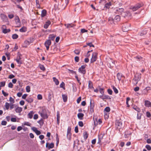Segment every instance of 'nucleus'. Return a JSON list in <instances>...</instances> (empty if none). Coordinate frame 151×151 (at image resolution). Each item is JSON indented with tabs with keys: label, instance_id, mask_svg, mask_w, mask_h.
<instances>
[{
	"label": "nucleus",
	"instance_id": "f257e3e1",
	"mask_svg": "<svg viewBox=\"0 0 151 151\" xmlns=\"http://www.w3.org/2000/svg\"><path fill=\"white\" fill-rule=\"evenodd\" d=\"M69 0H61L60 7L62 9H64L68 4Z\"/></svg>",
	"mask_w": 151,
	"mask_h": 151
},
{
	"label": "nucleus",
	"instance_id": "f03ea898",
	"mask_svg": "<svg viewBox=\"0 0 151 151\" xmlns=\"http://www.w3.org/2000/svg\"><path fill=\"white\" fill-rule=\"evenodd\" d=\"M122 122L121 120H116L115 123V127L116 129L119 132H120L121 130H122Z\"/></svg>",
	"mask_w": 151,
	"mask_h": 151
},
{
	"label": "nucleus",
	"instance_id": "7ed1b4c3",
	"mask_svg": "<svg viewBox=\"0 0 151 151\" xmlns=\"http://www.w3.org/2000/svg\"><path fill=\"white\" fill-rule=\"evenodd\" d=\"M142 5L143 4H142L137 3L134 6H131L130 9L133 11H135L141 7Z\"/></svg>",
	"mask_w": 151,
	"mask_h": 151
},
{
	"label": "nucleus",
	"instance_id": "20e7f679",
	"mask_svg": "<svg viewBox=\"0 0 151 151\" xmlns=\"http://www.w3.org/2000/svg\"><path fill=\"white\" fill-rule=\"evenodd\" d=\"M122 16L127 19H130L132 17L131 13L128 11L124 12Z\"/></svg>",
	"mask_w": 151,
	"mask_h": 151
},
{
	"label": "nucleus",
	"instance_id": "39448f33",
	"mask_svg": "<svg viewBox=\"0 0 151 151\" xmlns=\"http://www.w3.org/2000/svg\"><path fill=\"white\" fill-rule=\"evenodd\" d=\"M130 24L129 23H125L122 26V29L124 32H127L130 30Z\"/></svg>",
	"mask_w": 151,
	"mask_h": 151
},
{
	"label": "nucleus",
	"instance_id": "423d86ee",
	"mask_svg": "<svg viewBox=\"0 0 151 151\" xmlns=\"http://www.w3.org/2000/svg\"><path fill=\"white\" fill-rule=\"evenodd\" d=\"M98 53L96 52L93 53L92 56L91 60V63H93L96 61L97 58Z\"/></svg>",
	"mask_w": 151,
	"mask_h": 151
},
{
	"label": "nucleus",
	"instance_id": "0eeeda50",
	"mask_svg": "<svg viewBox=\"0 0 151 151\" xmlns=\"http://www.w3.org/2000/svg\"><path fill=\"white\" fill-rule=\"evenodd\" d=\"M86 66L85 65H82L78 69V71L83 74H85L86 73V70L85 69Z\"/></svg>",
	"mask_w": 151,
	"mask_h": 151
},
{
	"label": "nucleus",
	"instance_id": "6e6552de",
	"mask_svg": "<svg viewBox=\"0 0 151 151\" xmlns=\"http://www.w3.org/2000/svg\"><path fill=\"white\" fill-rule=\"evenodd\" d=\"M93 119L95 126H97L98 124H101V123H102V120L101 119H99L98 120L97 118L94 119L93 118Z\"/></svg>",
	"mask_w": 151,
	"mask_h": 151
},
{
	"label": "nucleus",
	"instance_id": "1a4fd4ad",
	"mask_svg": "<svg viewBox=\"0 0 151 151\" xmlns=\"http://www.w3.org/2000/svg\"><path fill=\"white\" fill-rule=\"evenodd\" d=\"M51 42L50 40H47L45 42L44 45L46 47V49L48 50L49 49V46L51 45Z\"/></svg>",
	"mask_w": 151,
	"mask_h": 151
},
{
	"label": "nucleus",
	"instance_id": "9d476101",
	"mask_svg": "<svg viewBox=\"0 0 151 151\" xmlns=\"http://www.w3.org/2000/svg\"><path fill=\"white\" fill-rule=\"evenodd\" d=\"M124 10L123 8H117L116 10L115 13L121 14L122 16L124 12Z\"/></svg>",
	"mask_w": 151,
	"mask_h": 151
},
{
	"label": "nucleus",
	"instance_id": "9b49d317",
	"mask_svg": "<svg viewBox=\"0 0 151 151\" xmlns=\"http://www.w3.org/2000/svg\"><path fill=\"white\" fill-rule=\"evenodd\" d=\"M22 55L20 54H18L16 60L18 64H21L22 63V62L21 60Z\"/></svg>",
	"mask_w": 151,
	"mask_h": 151
},
{
	"label": "nucleus",
	"instance_id": "f8f14e48",
	"mask_svg": "<svg viewBox=\"0 0 151 151\" xmlns=\"http://www.w3.org/2000/svg\"><path fill=\"white\" fill-rule=\"evenodd\" d=\"M117 77L119 81L123 80L124 78V76L121 73H118L117 74Z\"/></svg>",
	"mask_w": 151,
	"mask_h": 151
},
{
	"label": "nucleus",
	"instance_id": "ddd939ff",
	"mask_svg": "<svg viewBox=\"0 0 151 151\" xmlns=\"http://www.w3.org/2000/svg\"><path fill=\"white\" fill-rule=\"evenodd\" d=\"M141 74H137L135 76V78L134 79L135 81L137 83L138 81H139L141 78Z\"/></svg>",
	"mask_w": 151,
	"mask_h": 151
},
{
	"label": "nucleus",
	"instance_id": "4468645a",
	"mask_svg": "<svg viewBox=\"0 0 151 151\" xmlns=\"http://www.w3.org/2000/svg\"><path fill=\"white\" fill-rule=\"evenodd\" d=\"M6 26L5 25H3L2 27V32L4 34H6L8 32H9L10 31V30L9 29H5Z\"/></svg>",
	"mask_w": 151,
	"mask_h": 151
},
{
	"label": "nucleus",
	"instance_id": "2eb2a0df",
	"mask_svg": "<svg viewBox=\"0 0 151 151\" xmlns=\"http://www.w3.org/2000/svg\"><path fill=\"white\" fill-rule=\"evenodd\" d=\"M99 97L103 100H104L105 99H110L111 98L109 96L107 95H104V94H102L101 95H100L99 96Z\"/></svg>",
	"mask_w": 151,
	"mask_h": 151
},
{
	"label": "nucleus",
	"instance_id": "dca6fc26",
	"mask_svg": "<svg viewBox=\"0 0 151 151\" xmlns=\"http://www.w3.org/2000/svg\"><path fill=\"white\" fill-rule=\"evenodd\" d=\"M32 129L35 132V133L37 135H40L41 134L40 131L37 130V129L35 127H33L32 128Z\"/></svg>",
	"mask_w": 151,
	"mask_h": 151
},
{
	"label": "nucleus",
	"instance_id": "f3484780",
	"mask_svg": "<svg viewBox=\"0 0 151 151\" xmlns=\"http://www.w3.org/2000/svg\"><path fill=\"white\" fill-rule=\"evenodd\" d=\"M39 113L40 114L41 116L44 119H47L48 116L46 114L44 113L43 111L41 112H39Z\"/></svg>",
	"mask_w": 151,
	"mask_h": 151
},
{
	"label": "nucleus",
	"instance_id": "a211bd4d",
	"mask_svg": "<svg viewBox=\"0 0 151 151\" xmlns=\"http://www.w3.org/2000/svg\"><path fill=\"white\" fill-rule=\"evenodd\" d=\"M46 147H48L49 149L52 148L54 147V144L53 143H51L50 144L47 143Z\"/></svg>",
	"mask_w": 151,
	"mask_h": 151
},
{
	"label": "nucleus",
	"instance_id": "6ab92c4d",
	"mask_svg": "<svg viewBox=\"0 0 151 151\" xmlns=\"http://www.w3.org/2000/svg\"><path fill=\"white\" fill-rule=\"evenodd\" d=\"M64 25L67 28H70L71 27H73L75 26V25L73 24L72 23L65 24Z\"/></svg>",
	"mask_w": 151,
	"mask_h": 151
},
{
	"label": "nucleus",
	"instance_id": "aec40b11",
	"mask_svg": "<svg viewBox=\"0 0 151 151\" xmlns=\"http://www.w3.org/2000/svg\"><path fill=\"white\" fill-rule=\"evenodd\" d=\"M50 24L51 22L50 21H48L46 22L44 25V28L45 29H47Z\"/></svg>",
	"mask_w": 151,
	"mask_h": 151
},
{
	"label": "nucleus",
	"instance_id": "412c9836",
	"mask_svg": "<svg viewBox=\"0 0 151 151\" xmlns=\"http://www.w3.org/2000/svg\"><path fill=\"white\" fill-rule=\"evenodd\" d=\"M47 11L45 9H43L42 11L41 17H43L45 16L46 15Z\"/></svg>",
	"mask_w": 151,
	"mask_h": 151
},
{
	"label": "nucleus",
	"instance_id": "4be33fe9",
	"mask_svg": "<svg viewBox=\"0 0 151 151\" xmlns=\"http://www.w3.org/2000/svg\"><path fill=\"white\" fill-rule=\"evenodd\" d=\"M0 16L3 21H6L7 19V17L4 14H1Z\"/></svg>",
	"mask_w": 151,
	"mask_h": 151
},
{
	"label": "nucleus",
	"instance_id": "5701e85b",
	"mask_svg": "<svg viewBox=\"0 0 151 151\" xmlns=\"http://www.w3.org/2000/svg\"><path fill=\"white\" fill-rule=\"evenodd\" d=\"M78 118L81 120L83 119V117L84 116V114L83 113H79L77 115Z\"/></svg>",
	"mask_w": 151,
	"mask_h": 151
},
{
	"label": "nucleus",
	"instance_id": "b1692460",
	"mask_svg": "<svg viewBox=\"0 0 151 151\" xmlns=\"http://www.w3.org/2000/svg\"><path fill=\"white\" fill-rule=\"evenodd\" d=\"M22 110V109L21 107H18L16 108L15 111L17 113H20Z\"/></svg>",
	"mask_w": 151,
	"mask_h": 151
},
{
	"label": "nucleus",
	"instance_id": "393cba45",
	"mask_svg": "<svg viewBox=\"0 0 151 151\" xmlns=\"http://www.w3.org/2000/svg\"><path fill=\"white\" fill-rule=\"evenodd\" d=\"M111 5V2L106 3L104 6V8L107 9H109L110 6Z\"/></svg>",
	"mask_w": 151,
	"mask_h": 151
},
{
	"label": "nucleus",
	"instance_id": "a878e982",
	"mask_svg": "<svg viewBox=\"0 0 151 151\" xmlns=\"http://www.w3.org/2000/svg\"><path fill=\"white\" fill-rule=\"evenodd\" d=\"M120 17L119 15H116L114 19V20H116V22H119L120 20Z\"/></svg>",
	"mask_w": 151,
	"mask_h": 151
},
{
	"label": "nucleus",
	"instance_id": "bb28decb",
	"mask_svg": "<svg viewBox=\"0 0 151 151\" xmlns=\"http://www.w3.org/2000/svg\"><path fill=\"white\" fill-rule=\"evenodd\" d=\"M34 112L32 111H30L28 114V118L31 119L32 118L33 115L34 114Z\"/></svg>",
	"mask_w": 151,
	"mask_h": 151
},
{
	"label": "nucleus",
	"instance_id": "cd10ccee",
	"mask_svg": "<svg viewBox=\"0 0 151 151\" xmlns=\"http://www.w3.org/2000/svg\"><path fill=\"white\" fill-rule=\"evenodd\" d=\"M145 105L147 107H149L151 106V104L149 101H145Z\"/></svg>",
	"mask_w": 151,
	"mask_h": 151
},
{
	"label": "nucleus",
	"instance_id": "c85d7f7f",
	"mask_svg": "<svg viewBox=\"0 0 151 151\" xmlns=\"http://www.w3.org/2000/svg\"><path fill=\"white\" fill-rule=\"evenodd\" d=\"M132 108L135 110L136 111L138 112H139L141 111L140 109L137 106L135 105L134 106H133Z\"/></svg>",
	"mask_w": 151,
	"mask_h": 151
},
{
	"label": "nucleus",
	"instance_id": "c756f323",
	"mask_svg": "<svg viewBox=\"0 0 151 151\" xmlns=\"http://www.w3.org/2000/svg\"><path fill=\"white\" fill-rule=\"evenodd\" d=\"M15 21L17 24H19L20 23V20L18 16H16L15 17Z\"/></svg>",
	"mask_w": 151,
	"mask_h": 151
},
{
	"label": "nucleus",
	"instance_id": "7c9ffc66",
	"mask_svg": "<svg viewBox=\"0 0 151 151\" xmlns=\"http://www.w3.org/2000/svg\"><path fill=\"white\" fill-rule=\"evenodd\" d=\"M62 98L63 101L64 102H66L67 100V96L65 94H63L62 95Z\"/></svg>",
	"mask_w": 151,
	"mask_h": 151
},
{
	"label": "nucleus",
	"instance_id": "2f4dec72",
	"mask_svg": "<svg viewBox=\"0 0 151 151\" xmlns=\"http://www.w3.org/2000/svg\"><path fill=\"white\" fill-rule=\"evenodd\" d=\"M26 100L28 102L31 103L33 101V99L32 97H28L26 99Z\"/></svg>",
	"mask_w": 151,
	"mask_h": 151
},
{
	"label": "nucleus",
	"instance_id": "473e14b6",
	"mask_svg": "<svg viewBox=\"0 0 151 151\" xmlns=\"http://www.w3.org/2000/svg\"><path fill=\"white\" fill-rule=\"evenodd\" d=\"M109 23L111 24H114V20L113 18L109 17L108 19Z\"/></svg>",
	"mask_w": 151,
	"mask_h": 151
},
{
	"label": "nucleus",
	"instance_id": "72a5a7b5",
	"mask_svg": "<svg viewBox=\"0 0 151 151\" xmlns=\"http://www.w3.org/2000/svg\"><path fill=\"white\" fill-rule=\"evenodd\" d=\"M53 79L56 85H58L59 84V81L58 79L55 77L53 78Z\"/></svg>",
	"mask_w": 151,
	"mask_h": 151
},
{
	"label": "nucleus",
	"instance_id": "f704fd0d",
	"mask_svg": "<svg viewBox=\"0 0 151 151\" xmlns=\"http://www.w3.org/2000/svg\"><path fill=\"white\" fill-rule=\"evenodd\" d=\"M36 4L37 7L38 9L41 8L39 0H36Z\"/></svg>",
	"mask_w": 151,
	"mask_h": 151
},
{
	"label": "nucleus",
	"instance_id": "c9c22d12",
	"mask_svg": "<svg viewBox=\"0 0 151 151\" xmlns=\"http://www.w3.org/2000/svg\"><path fill=\"white\" fill-rule=\"evenodd\" d=\"M88 133L86 132H85L83 133V137L84 138V139L86 140L88 138Z\"/></svg>",
	"mask_w": 151,
	"mask_h": 151
},
{
	"label": "nucleus",
	"instance_id": "e433bc0d",
	"mask_svg": "<svg viewBox=\"0 0 151 151\" xmlns=\"http://www.w3.org/2000/svg\"><path fill=\"white\" fill-rule=\"evenodd\" d=\"M27 31L26 28L23 27L19 29V31L21 32H25Z\"/></svg>",
	"mask_w": 151,
	"mask_h": 151
},
{
	"label": "nucleus",
	"instance_id": "4c0bfd02",
	"mask_svg": "<svg viewBox=\"0 0 151 151\" xmlns=\"http://www.w3.org/2000/svg\"><path fill=\"white\" fill-rule=\"evenodd\" d=\"M57 123L58 124H59L60 123V114L59 113H57Z\"/></svg>",
	"mask_w": 151,
	"mask_h": 151
},
{
	"label": "nucleus",
	"instance_id": "58836bf2",
	"mask_svg": "<svg viewBox=\"0 0 151 151\" xmlns=\"http://www.w3.org/2000/svg\"><path fill=\"white\" fill-rule=\"evenodd\" d=\"M55 36L54 35H49V38L51 40H53L55 39Z\"/></svg>",
	"mask_w": 151,
	"mask_h": 151
},
{
	"label": "nucleus",
	"instance_id": "ea45409f",
	"mask_svg": "<svg viewBox=\"0 0 151 151\" xmlns=\"http://www.w3.org/2000/svg\"><path fill=\"white\" fill-rule=\"evenodd\" d=\"M112 89L114 91V93L116 94H117L118 93V91L117 88L114 86H112Z\"/></svg>",
	"mask_w": 151,
	"mask_h": 151
},
{
	"label": "nucleus",
	"instance_id": "a19ab883",
	"mask_svg": "<svg viewBox=\"0 0 151 151\" xmlns=\"http://www.w3.org/2000/svg\"><path fill=\"white\" fill-rule=\"evenodd\" d=\"M147 33V32L146 29H145L144 30L142 31V32L140 34V36H143L145 35H146Z\"/></svg>",
	"mask_w": 151,
	"mask_h": 151
},
{
	"label": "nucleus",
	"instance_id": "79ce46f5",
	"mask_svg": "<svg viewBox=\"0 0 151 151\" xmlns=\"http://www.w3.org/2000/svg\"><path fill=\"white\" fill-rule=\"evenodd\" d=\"M110 110V109L109 107H106L104 109V112H107V113L109 112Z\"/></svg>",
	"mask_w": 151,
	"mask_h": 151
},
{
	"label": "nucleus",
	"instance_id": "37998d69",
	"mask_svg": "<svg viewBox=\"0 0 151 151\" xmlns=\"http://www.w3.org/2000/svg\"><path fill=\"white\" fill-rule=\"evenodd\" d=\"M5 85V82L4 81L0 82V87H4Z\"/></svg>",
	"mask_w": 151,
	"mask_h": 151
},
{
	"label": "nucleus",
	"instance_id": "c03bdc74",
	"mask_svg": "<svg viewBox=\"0 0 151 151\" xmlns=\"http://www.w3.org/2000/svg\"><path fill=\"white\" fill-rule=\"evenodd\" d=\"M18 36L16 34H14L12 35V38L14 39H17L18 38Z\"/></svg>",
	"mask_w": 151,
	"mask_h": 151
},
{
	"label": "nucleus",
	"instance_id": "a18cd8bd",
	"mask_svg": "<svg viewBox=\"0 0 151 151\" xmlns=\"http://www.w3.org/2000/svg\"><path fill=\"white\" fill-rule=\"evenodd\" d=\"M9 106H10V104L9 103H8L7 102H6L5 103V107L6 109L8 110L9 109Z\"/></svg>",
	"mask_w": 151,
	"mask_h": 151
},
{
	"label": "nucleus",
	"instance_id": "49530a36",
	"mask_svg": "<svg viewBox=\"0 0 151 151\" xmlns=\"http://www.w3.org/2000/svg\"><path fill=\"white\" fill-rule=\"evenodd\" d=\"M88 87L89 88H93L92 83L91 81H88Z\"/></svg>",
	"mask_w": 151,
	"mask_h": 151
},
{
	"label": "nucleus",
	"instance_id": "de8ad7c7",
	"mask_svg": "<svg viewBox=\"0 0 151 151\" xmlns=\"http://www.w3.org/2000/svg\"><path fill=\"white\" fill-rule=\"evenodd\" d=\"M150 89V87H146L143 90V92L146 91V93H147L148 91Z\"/></svg>",
	"mask_w": 151,
	"mask_h": 151
},
{
	"label": "nucleus",
	"instance_id": "09e8293b",
	"mask_svg": "<svg viewBox=\"0 0 151 151\" xmlns=\"http://www.w3.org/2000/svg\"><path fill=\"white\" fill-rule=\"evenodd\" d=\"M26 91L27 92H29L30 91V87L29 86H27L26 88Z\"/></svg>",
	"mask_w": 151,
	"mask_h": 151
},
{
	"label": "nucleus",
	"instance_id": "8fccbe9b",
	"mask_svg": "<svg viewBox=\"0 0 151 151\" xmlns=\"http://www.w3.org/2000/svg\"><path fill=\"white\" fill-rule=\"evenodd\" d=\"M102 134H101L99 136V141L98 143H99L101 142V141L102 139Z\"/></svg>",
	"mask_w": 151,
	"mask_h": 151
},
{
	"label": "nucleus",
	"instance_id": "3c124183",
	"mask_svg": "<svg viewBox=\"0 0 151 151\" xmlns=\"http://www.w3.org/2000/svg\"><path fill=\"white\" fill-rule=\"evenodd\" d=\"M80 50L78 49L75 50L74 51V53L77 55H79L80 53Z\"/></svg>",
	"mask_w": 151,
	"mask_h": 151
},
{
	"label": "nucleus",
	"instance_id": "603ef678",
	"mask_svg": "<svg viewBox=\"0 0 151 151\" xmlns=\"http://www.w3.org/2000/svg\"><path fill=\"white\" fill-rule=\"evenodd\" d=\"M130 98L129 97H127V98L126 99V104L127 105V107H129V105L128 104V101L130 100Z\"/></svg>",
	"mask_w": 151,
	"mask_h": 151
},
{
	"label": "nucleus",
	"instance_id": "864d4df0",
	"mask_svg": "<svg viewBox=\"0 0 151 151\" xmlns=\"http://www.w3.org/2000/svg\"><path fill=\"white\" fill-rule=\"evenodd\" d=\"M39 67L40 69L41 70L43 71H44L45 70V68L43 65H41L39 66Z\"/></svg>",
	"mask_w": 151,
	"mask_h": 151
},
{
	"label": "nucleus",
	"instance_id": "5fc2aeb1",
	"mask_svg": "<svg viewBox=\"0 0 151 151\" xmlns=\"http://www.w3.org/2000/svg\"><path fill=\"white\" fill-rule=\"evenodd\" d=\"M104 116L105 119H108L109 118V114L108 113H106V112H104Z\"/></svg>",
	"mask_w": 151,
	"mask_h": 151
},
{
	"label": "nucleus",
	"instance_id": "6e6d98bb",
	"mask_svg": "<svg viewBox=\"0 0 151 151\" xmlns=\"http://www.w3.org/2000/svg\"><path fill=\"white\" fill-rule=\"evenodd\" d=\"M2 93L4 95V96H5L6 97L8 95V93H6L4 91V90H2Z\"/></svg>",
	"mask_w": 151,
	"mask_h": 151
},
{
	"label": "nucleus",
	"instance_id": "4d7b16f0",
	"mask_svg": "<svg viewBox=\"0 0 151 151\" xmlns=\"http://www.w3.org/2000/svg\"><path fill=\"white\" fill-rule=\"evenodd\" d=\"M38 123H39L40 125H42L44 123L42 119H41L38 122Z\"/></svg>",
	"mask_w": 151,
	"mask_h": 151
},
{
	"label": "nucleus",
	"instance_id": "13d9d810",
	"mask_svg": "<svg viewBox=\"0 0 151 151\" xmlns=\"http://www.w3.org/2000/svg\"><path fill=\"white\" fill-rule=\"evenodd\" d=\"M65 83L63 82H62L60 84V88H65Z\"/></svg>",
	"mask_w": 151,
	"mask_h": 151
},
{
	"label": "nucleus",
	"instance_id": "bf43d9fd",
	"mask_svg": "<svg viewBox=\"0 0 151 151\" xmlns=\"http://www.w3.org/2000/svg\"><path fill=\"white\" fill-rule=\"evenodd\" d=\"M145 147L148 150H151V147L150 145H147L145 146Z\"/></svg>",
	"mask_w": 151,
	"mask_h": 151
},
{
	"label": "nucleus",
	"instance_id": "052dcab7",
	"mask_svg": "<svg viewBox=\"0 0 151 151\" xmlns=\"http://www.w3.org/2000/svg\"><path fill=\"white\" fill-rule=\"evenodd\" d=\"M104 88H100V92L102 94H104Z\"/></svg>",
	"mask_w": 151,
	"mask_h": 151
},
{
	"label": "nucleus",
	"instance_id": "680f3d73",
	"mask_svg": "<svg viewBox=\"0 0 151 151\" xmlns=\"http://www.w3.org/2000/svg\"><path fill=\"white\" fill-rule=\"evenodd\" d=\"M90 108H93V107L94 106V104L92 103H91V100L90 102Z\"/></svg>",
	"mask_w": 151,
	"mask_h": 151
},
{
	"label": "nucleus",
	"instance_id": "e2e57ef3",
	"mask_svg": "<svg viewBox=\"0 0 151 151\" xmlns=\"http://www.w3.org/2000/svg\"><path fill=\"white\" fill-rule=\"evenodd\" d=\"M78 125L81 127H82L83 126V123L82 121H80L78 122Z\"/></svg>",
	"mask_w": 151,
	"mask_h": 151
},
{
	"label": "nucleus",
	"instance_id": "0e129e2a",
	"mask_svg": "<svg viewBox=\"0 0 151 151\" xmlns=\"http://www.w3.org/2000/svg\"><path fill=\"white\" fill-rule=\"evenodd\" d=\"M107 92L110 95H112V90L111 89H108L107 90Z\"/></svg>",
	"mask_w": 151,
	"mask_h": 151
},
{
	"label": "nucleus",
	"instance_id": "69168bd1",
	"mask_svg": "<svg viewBox=\"0 0 151 151\" xmlns=\"http://www.w3.org/2000/svg\"><path fill=\"white\" fill-rule=\"evenodd\" d=\"M37 99L39 100H41L42 99V96L41 94H38L37 96Z\"/></svg>",
	"mask_w": 151,
	"mask_h": 151
},
{
	"label": "nucleus",
	"instance_id": "338daca9",
	"mask_svg": "<svg viewBox=\"0 0 151 151\" xmlns=\"http://www.w3.org/2000/svg\"><path fill=\"white\" fill-rule=\"evenodd\" d=\"M9 101H10L12 102L13 103H14L15 102L14 100L11 97H10L9 98Z\"/></svg>",
	"mask_w": 151,
	"mask_h": 151
},
{
	"label": "nucleus",
	"instance_id": "774afa93",
	"mask_svg": "<svg viewBox=\"0 0 151 151\" xmlns=\"http://www.w3.org/2000/svg\"><path fill=\"white\" fill-rule=\"evenodd\" d=\"M11 120L12 122H15L17 121V119L15 118L12 117L11 118Z\"/></svg>",
	"mask_w": 151,
	"mask_h": 151
}]
</instances>
